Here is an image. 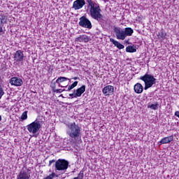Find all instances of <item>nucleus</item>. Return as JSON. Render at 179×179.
Returning <instances> with one entry per match:
<instances>
[{"instance_id":"f257e3e1","label":"nucleus","mask_w":179,"mask_h":179,"mask_svg":"<svg viewBox=\"0 0 179 179\" xmlns=\"http://www.w3.org/2000/svg\"><path fill=\"white\" fill-rule=\"evenodd\" d=\"M89 8L90 15L92 19L99 22V24H103L106 20L101 14V8L100 4L96 3L93 0H85Z\"/></svg>"},{"instance_id":"f03ea898","label":"nucleus","mask_w":179,"mask_h":179,"mask_svg":"<svg viewBox=\"0 0 179 179\" xmlns=\"http://www.w3.org/2000/svg\"><path fill=\"white\" fill-rule=\"evenodd\" d=\"M67 135L71 138V139H79L80 138V127L73 122L68 126V130L66 131Z\"/></svg>"},{"instance_id":"7ed1b4c3","label":"nucleus","mask_w":179,"mask_h":179,"mask_svg":"<svg viewBox=\"0 0 179 179\" xmlns=\"http://www.w3.org/2000/svg\"><path fill=\"white\" fill-rule=\"evenodd\" d=\"M55 171H59L60 174H65L68 167H69V162L65 159H58L55 162Z\"/></svg>"},{"instance_id":"20e7f679","label":"nucleus","mask_w":179,"mask_h":179,"mask_svg":"<svg viewBox=\"0 0 179 179\" xmlns=\"http://www.w3.org/2000/svg\"><path fill=\"white\" fill-rule=\"evenodd\" d=\"M41 125H43V122L36 119L34 122L28 124L27 128L30 134H37L41 129Z\"/></svg>"},{"instance_id":"39448f33","label":"nucleus","mask_w":179,"mask_h":179,"mask_svg":"<svg viewBox=\"0 0 179 179\" xmlns=\"http://www.w3.org/2000/svg\"><path fill=\"white\" fill-rule=\"evenodd\" d=\"M140 80H143L144 83H147L148 85H150L153 86V85H156V78L152 74H149L146 73L144 76L140 77Z\"/></svg>"},{"instance_id":"423d86ee","label":"nucleus","mask_w":179,"mask_h":179,"mask_svg":"<svg viewBox=\"0 0 179 179\" xmlns=\"http://www.w3.org/2000/svg\"><path fill=\"white\" fill-rule=\"evenodd\" d=\"M79 26L85 27V29H92V22L85 16L80 17Z\"/></svg>"},{"instance_id":"0eeeda50","label":"nucleus","mask_w":179,"mask_h":179,"mask_svg":"<svg viewBox=\"0 0 179 179\" xmlns=\"http://www.w3.org/2000/svg\"><path fill=\"white\" fill-rule=\"evenodd\" d=\"M113 30L117 40H124V38H127L125 32L121 27H114Z\"/></svg>"},{"instance_id":"6e6552de","label":"nucleus","mask_w":179,"mask_h":179,"mask_svg":"<svg viewBox=\"0 0 179 179\" xmlns=\"http://www.w3.org/2000/svg\"><path fill=\"white\" fill-rule=\"evenodd\" d=\"M8 20V15L6 14L0 13V36L4 34L3 24L6 23Z\"/></svg>"},{"instance_id":"1a4fd4ad","label":"nucleus","mask_w":179,"mask_h":179,"mask_svg":"<svg viewBox=\"0 0 179 179\" xmlns=\"http://www.w3.org/2000/svg\"><path fill=\"white\" fill-rule=\"evenodd\" d=\"M86 5V1L85 0H76L73 3V9L75 10H79V9H82L83 8V6Z\"/></svg>"},{"instance_id":"9d476101","label":"nucleus","mask_w":179,"mask_h":179,"mask_svg":"<svg viewBox=\"0 0 179 179\" xmlns=\"http://www.w3.org/2000/svg\"><path fill=\"white\" fill-rule=\"evenodd\" d=\"M24 58V55L23 54V51L17 50L15 52L14 55V61L15 62H22Z\"/></svg>"},{"instance_id":"9b49d317","label":"nucleus","mask_w":179,"mask_h":179,"mask_svg":"<svg viewBox=\"0 0 179 179\" xmlns=\"http://www.w3.org/2000/svg\"><path fill=\"white\" fill-rule=\"evenodd\" d=\"M10 83L13 86H22L23 80L20 78L13 77L10 79Z\"/></svg>"},{"instance_id":"f8f14e48","label":"nucleus","mask_w":179,"mask_h":179,"mask_svg":"<svg viewBox=\"0 0 179 179\" xmlns=\"http://www.w3.org/2000/svg\"><path fill=\"white\" fill-rule=\"evenodd\" d=\"M102 93L105 94V96H110V94H113V93H114V87L113 85H106L102 90Z\"/></svg>"},{"instance_id":"ddd939ff","label":"nucleus","mask_w":179,"mask_h":179,"mask_svg":"<svg viewBox=\"0 0 179 179\" xmlns=\"http://www.w3.org/2000/svg\"><path fill=\"white\" fill-rule=\"evenodd\" d=\"M17 179H30V174L22 170L17 176Z\"/></svg>"},{"instance_id":"4468645a","label":"nucleus","mask_w":179,"mask_h":179,"mask_svg":"<svg viewBox=\"0 0 179 179\" xmlns=\"http://www.w3.org/2000/svg\"><path fill=\"white\" fill-rule=\"evenodd\" d=\"M174 140V136L173 135L169 136L168 137H164L160 141V143L162 145H164L166 143H170V142H172V141Z\"/></svg>"},{"instance_id":"2eb2a0df","label":"nucleus","mask_w":179,"mask_h":179,"mask_svg":"<svg viewBox=\"0 0 179 179\" xmlns=\"http://www.w3.org/2000/svg\"><path fill=\"white\" fill-rule=\"evenodd\" d=\"M90 40V38L86 35H80L78 38H76V41H79L80 43H82L84 41V43H87Z\"/></svg>"},{"instance_id":"dca6fc26","label":"nucleus","mask_w":179,"mask_h":179,"mask_svg":"<svg viewBox=\"0 0 179 179\" xmlns=\"http://www.w3.org/2000/svg\"><path fill=\"white\" fill-rule=\"evenodd\" d=\"M84 92H86V85H83L80 88H78L76 91V96L77 97H80L83 94Z\"/></svg>"},{"instance_id":"f3484780","label":"nucleus","mask_w":179,"mask_h":179,"mask_svg":"<svg viewBox=\"0 0 179 179\" xmlns=\"http://www.w3.org/2000/svg\"><path fill=\"white\" fill-rule=\"evenodd\" d=\"M134 92L137 93L138 94H141L142 92H143V86H142V84L137 83L134 85Z\"/></svg>"},{"instance_id":"a211bd4d","label":"nucleus","mask_w":179,"mask_h":179,"mask_svg":"<svg viewBox=\"0 0 179 179\" xmlns=\"http://www.w3.org/2000/svg\"><path fill=\"white\" fill-rule=\"evenodd\" d=\"M124 31V35L126 37L131 36L132 34H134V29L131 27H127L123 29Z\"/></svg>"},{"instance_id":"6ab92c4d","label":"nucleus","mask_w":179,"mask_h":179,"mask_svg":"<svg viewBox=\"0 0 179 179\" xmlns=\"http://www.w3.org/2000/svg\"><path fill=\"white\" fill-rule=\"evenodd\" d=\"M127 52H136V47L129 45L126 48Z\"/></svg>"},{"instance_id":"aec40b11","label":"nucleus","mask_w":179,"mask_h":179,"mask_svg":"<svg viewBox=\"0 0 179 179\" xmlns=\"http://www.w3.org/2000/svg\"><path fill=\"white\" fill-rule=\"evenodd\" d=\"M66 80H69V78L66 77H59L56 80V83H62V82H66Z\"/></svg>"},{"instance_id":"412c9836","label":"nucleus","mask_w":179,"mask_h":179,"mask_svg":"<svg viewBox=\"0 0 179 179\" xmlns=\"http://www.w3.org/2000/svg\"><path fill=\"white\" fill-rule=\"evenodd\" d=\"M76 86H78V81H75L73 84L69 85L66 92H70V90H72V89L76 87Z\"/></svg>"},{"instance_id":"4be33fe9","label":"nucleus","mask_w":179,"mask_h":179,"mask_svg":"<svg viewBox=\"0 0 179 179\" xmlns=\"http://www.w3.org/2000/svg\"><path fill=\"white\" fill-rule=\"evenodd\" d=\"M157 36H158L159 38H165L166 34L163 30H162L159 32H158Z\"/></svg>"},{"instance_id":"5701e85b","label":"nucleus","mask_w":179,"mask_h":179,"mask_svg":"<svg viewBox=\"0 0 179 179\" xmlns=\"http://www.w3.org/2000/svg\"><path fill=\"white\" fill-rule=\"evenodd\" d=\"M148 107V108H152V110H157L159 107V103L151 104V105H149Z\"/></svg>"},{"instance_id":"b1692460","label":"nucleus","mask_w":179,"mask_h":179,"mask_svg":"<svg viewBox=\"0 0 179 179\" xmlns=\"http://www.w3.org/2000/svg\"><path fill=\"white\" fill-rule=\"evenodd\" d=\"M115 46L117 47V48H118L119 50H122V49L125 48V46H124V45L121 44L118 41L116 43V45H115Z\"/></svg>"},{"instance_id":"393cba45","label":"nucleus","mask_w":179,"mask_h":179,"mask_svg":"<svg viewBox=\"0 0 179 179\" xmlns=\"http://www.w3.org/2000/svg\"><path fill=\"white\" fill-rule=\"evenodd\" d=\"M54 177H58V175H56L55 172H52V174L49 175L44 179H52Z\"/></svg>"},{"instance_id":"a878e982","label":"nucleus","mask_w":179,"mask_h":179,"mask_svg":"<svg viewBox=\"0 0 179 179\" xmlns=\"http://www.w3.org/2000/svg\"><path fill=\"white\" fill-rule=\"evenodd\" d=\"M27 111H24L21 115V120H27Z\"/></svg>"},{"instance_id":"bb28decb","label":"nucleus","mask_w":179,"mask_h":179,"mask_svg":"<svg viewBox=\"0 0 179 179\" xmlns=\"http://www.w3.org/2000/svg\"><path fill=\"white\" fill-rule=\"evenodd\" d=\"M5 94V92L3 91V88L1 85H0V100L2 99V96Z\"/></svg>"},{"instance_id":"cd10ccee","label":"nucleus","mask_w":179,"mask_h":179,"mask_svg":"<svg viewBox=\"0 0 179 179\" xmlns=\"http://www.w3.org/2000/svg\"><path fill=\"white\" fill-rule=\"evenodd\" d=\"M70 97H71V99H76L78 96H76V93H75V90L74 92L72 94H69Z\"/></svg>"},{"instance_id":"c85d7f7f","label":"nucleus","mask_w":179,"mask_h":179,"mask_svg":"<svg viewBox=\"0 0 179 179\" xmlns=\"http://www.w3.org/2000/svg\"><path fill=\"white\" fill-rule=\"evenodd\" d=\"M152 86L153 85H150V84L145 83L144 90H148V89H149L150 87H152Z\"/></svg>"},{"instance_id":"c756f323","label":"nucleus","mask_w":179,"mask_h":179,"mask_svg":"<svg viewBox=\"0 0 179 179\" xmlns=\"http://www.w3.org/2000/svg\"><path fill=\"white\" fill-rule=\"evenodd\" d=\"M110 43H113V44L114 45H116L117 43L118 42V41H115L114 38H110Z\"/></svg>"},{"instance_id":"7c9ffc66","label":"nucleus","mask_w":179,"mask_h":179,"mask_svg":"<svg viewBox=\"0 0 179 179\" xmlns=\"http://www.w3.org/2000/svg\"><path fill=\"white\" fill-rule=\"evenodd\" d=\"M53 92H55V93H62L64 90H62V89H59V90H54Z\"/></svg>"},{"instance_id":"2f4dec72","label":"nucleus","mask_w":179,"mask_h":179,"mask_svg":"<svg viewBox=\"0 0 179 179\" xmlns=\"http://www.w3.org/2000/svg\"><path fill=\"white\" fill-rule=\"evenodd\" d=\"M57 162H55V159H52L49 162V167L51 166V164H52V163H56Z\"/></svg>"},{"instance_id":"473e14b6","label":"nucleus","mask_w":179,"mask_h":179,"mask_svg":"<svg viewBox=\"0 0 179 179\" xmlns=\"http://www.w3.org/2000/svg\"><path fill=\"white\" fill-rule=\"evenodd\" d=\"M175 115L179 118V111L175 112Z\"/></svg>"},{"instance_id":"72a5a7b5","label":"nucleus","mask_w":179,"mask_h":179,"mask_svg":"<svg viewBox=\"0 0 179 179\" xmlns=\"http://www.w3.org/2000/svg\"><path fill=\"white\" fill-rule=\"evenodd\" d=\"M73 79L74 80H76L77 79H78V77H74V78H73Z\"/></svg>"},{"instance_id":"f704fd0d","label":"nucleus","mask_w":179,"mask_h":179,"mask_svg":"<svg viewBox=\"0 0 179 179\" xmlns=\"http://www.w3.org/2000/svg\"><path fill=\"white\" fill-rule=\"evenodd\" d=\"M62 90H63V92H66V90H65V89H63Z\"/></svg>"},{"instance_id":"c9c22d12","label":"nucleus","mask_w":179,"mask_h":179,"mask_svg":"<svg viewBox=\"0 0 179 179\" xmlns=\"http://www.w3.org/2000/svg\"><path fill=\"white\" fill-rule=\"evenodd\" d=\"M1 120H2V117L0 115V121H1Z\"/></svg>"},{"instance_id":"e433bc0d","label":"nucleus","mask_w":179,"mask_h":179,"mask_svg":"<svg viewBox=\"0 0 179 179\" xmlns=\"http://www.w3.org/2000/svg\"><path fill=\"white\" fill-rule=\"evenodd\" d=\"M62 97V94L60 95Z\"/></svg>"}]
</instances>
